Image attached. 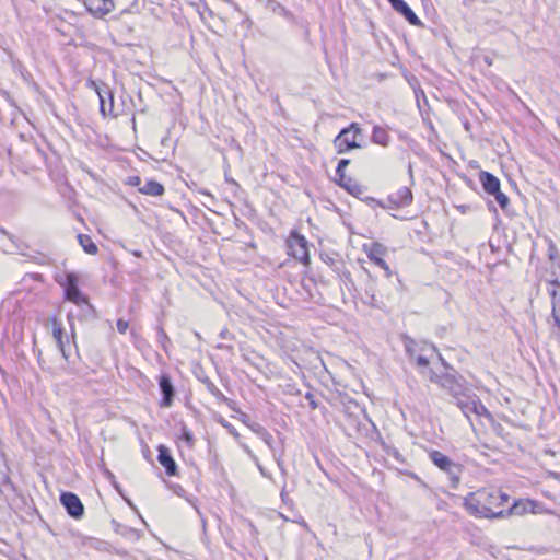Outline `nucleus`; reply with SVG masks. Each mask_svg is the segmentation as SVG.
<instances>
[{"instance_id":"obj_15","label":"nucleus","mask_w":560,"mask_h":560,"mask_svg":"<svg viewBox=\"0 0 560 560\" xmlns=\"http://www.w3.org/2000/svg\"><path fill=\"white\" fill-rule=\"evenodd\" d=\"M337 184L345 190H347L350 195L359 199H362V195H365L368 190L365 186H363L352 177L347 176L346 174L343 175V177H338Z\"/></svg>"},{"instance_id":"obj_45","label":"nucleus","mask_w":560,"mask_h":560,"mask_svg":"<svg viewBox=\"0 0 560 560\" xmlns=\"http://www.w3.org/2000/svg\"><path fill=\"white\" fill-rule=\"evenodd\" d=\"M226 334H228V330H222V331H221V337H222V338H225V335H226Z\"/></svg>"},{"instance_id":"obj_39","label":"nucleus","mask_w":560,"mask_h":560,"mask_svg":"<svg viewBox=\"0 0 560 560\" xmlns=\"http://www.w3.org/2000/svg\"><path fill=\"white\" fill-rule=\"evenodd\" d=\"M0 232H1L3 235H5L10 241H12V242L14 241V236H13L11 233H9V232H8L4 228H2L1 225H0Z\"/></svg>"},{"instance_id":"obj_32","label":"nucleus","mask_w":560,"mask_h":560,"mask_svg":"<svg viewBox=\"0 0 560 560\" xmlns=\"http://www.w3.org/2000/svg\"><path fill=\"white\" fill-rule=\"evenodd\" d=\"M374 282L371 281L369 284H368V288L365 289V294L366 296H369L371 299L370 301V304L375 306L377 303H378V300L376 298V294H375V288H374Z\"/></svg>"},{"instance_id":"obj_43","label":"nucleus","mask_w":560,"mask_h":560,"mask_svg":"<svg viewBox=\"0 0 560 560\" xmlns=\"http://www.w3.org/2000/svg\"><path fill=\"white\" fill-rule=\"evenodd\" d=\"M258 468H259L260 472H261L264 476H266V472H265L264 467H262V466H260V465H258Z\"/></svg>"},{"instance_id":"obj_31","label":"nucleus","mask_w":560,"mask_h":560,"mask_svg":"<svg viewBox=\"0 0 560 560\" xmlns=\"http://www.w3.org/2000/svg\"><path fill=\"white\" fill-rule=\"evenodd\" d=\"M179 439L185 441L188 447L194 446V434L186 425H183Z\"/></svg>"},{"instance_id":"obj_37","label":"nucleus","mask_w":560,"mask_h":560,"mask_svg":"<svg viewBox=\"0 0 560 560\" xmlns=\"http://www.w3.org/2000/svg\"><path fill=\"white\" fill-rule=\"evenodd\" d=\"M415 360H416V363L419 366H421V368H428L429 366V359L427 357H424V355L419 354V355H417L415 358Z\"/></svg>"},{"instance_id":"obj_35","label":"nucleus","mask_w":560,"mask_h":560,"mask_svg":"<svg viewBox=\"0 0 560 560\" xmlns=\"http://www.w3.org/2000/svg\"><path fill=\"white\" fill-rule=\"evenodd\" d=\"M305 399L308 401L310 408H311L312 410L317 409L318 404H317V400H316L315 395H314L313 393L307 392V393L305 394Z\"/></svg>"},{"instance_id":"obj_16","label":"nucleus","mask_w":560,"mask_h":560,"mask_svg":"<svg viewBox=\"0 0 560 560\" xmlns=\"http://www.w3.org/2000/svg\"><path fill=\"white\" fill-rule=\"evenodd\" d=\"M393 9L401 14L411 25L421 26L422 22L404 0H388Z\"/></svg>"},{"instance_id":"obj_8","label":"nucleus","mask_w":560,"mask_h":560,"mask_svg":"<svg viewBox=\"0 0 560 560\" xmlns=\"http://www.w3.org/2000/svg\"><path fill=\"white\" fill-rule=\"evenodd\" d=\"M60 502L71 517L75 520L83 517L84 505L75 493L69 491L62 492L60 494Z\"/></svg>"},{"instance_id":"obj_4","label":"nucleus","mask_w":560,"mask_h":560,"mask_svg":"<svg viewBox=\"0 0 560 560\" xmlns=\"http://www.w3.org/2000/svg\"><path fill=\"white\" fill-rule=\"evenodd\" d=\"M429 458L439 469L448 476L451 487L456 489L460 482L462 465L455 463L448 456L436 450L429 452Z\"/></svg>"},{"instance_id":"obj_11","label":"nucleus","mask_w":560,"mask_h":560,"mask_svg":"<svg viewBox=\"0 0 560 560\" xmlns=\"http://www.w3.org/2000/svg\"><path fill=\"white\" fill-rule=\"evenodd\" d=\"M413 199L412 192L408 187H401L396 192L388 196V208L399 209L411 205Z\"/></svg>"},{"instance_id":"obj_17","label":"nucleus","mask_w":560,"mask_h":560,"mask_svg":"<svg viewBox=\"0 0 560 560\" xmlns=\"http://www.w3.org/2000/svg\"><path fill=\"white\" fill-rule=\"evenodd\" d=\"M538 508V503L530 499L518 500L515 501L508 511H505L506 515H524L526 513H536Z\"/></svg>"},{"instance_id":"obj_14","label":"nucleus","mask_w":560,"mask_h":560,"mask_svg":"<svg viewBox=\"0 0 560 560\" xmlns=\"http://www.w3.org/2000/svg\"><path fill=\"white\" fill-rule=\"evenodd\" d=\"M386 253V247L381 243H373L371 245L370 250L368 252V257L371 261H373L376 266L382 268L385 271L387 278L392 277V270L388 264L382 258V256Z\"/></svg>"},{"instance_id":"obj_34","label":"nucleus","mask_w":560,"mask_h":560,"mask_svg":"<svg viewBox=\"0 0 560 560\" xmlns=\"http://www.w3.org/2000/svg\"><path fill=\"white\" fill-rule=\"evenodd\" d=\"M361 200H363L369 206H378V207H382V208H386V206L382 201L376 200L373 197H368V196L362 195V199Z\"/></svg>"},{"instance_id":"obj_22","label":"nucleus","mask_w":560,"mask_h":560,"mask_svg":"<svg viewBox=\"0 0 560 560\" xmlns=\"http://www.w3.org/2000/svg\"><path fill=\"white\" fill-rule=\"evenodd\" d=\"M164 186L155 180H147V183L139 187V191L149 196H162L164 194Z\"/></svg>"},{"instance_id":"obj_29","label":"nucleus","mask_w":560,"mask_h":560,"mask_svg":"<svg viewBox=\"0 0 560 560\" xmlns=\"http://www.w3.org/2000/svg\"><path fill=\"white\" fill-rule=\"evenodd\" d=\"M156 338H158V342L162 346V348L164 350H166L167 345L171 343V340L162 326H159L156 329Z\"/></svg>"},{"instance_id":"obj_3","label":"nucleus","mask_w":560,"mask_h":560,"mask_svg":"<svg viewBox=\"0 0 560 560\" xmlns=\"http://www.w3.org/2000/svg\"><path fill=\"white\" fill-rule=\"evenodd\" d=\"M428 376L430 382L438 384L452 396L458 408H460V402H464L474 390L471 385L455 370L439 375L432 369H428Z\"/></svg>"},{"instance_id":"obj_7","label":"nucleus","mask_w":560,"mask_h":560,"mask_svg":"<svg viewBox=\"0 0 560 560\" xmlns=\"http://www.w3.org/2000/svg\"><path fill=\"white\" fill-rule=\"evenodd\" d=\"M459 409L470 423L471 413H476L477 416H483L486 418L492 417L491 412L486 408V406L482 404V401L474 390L464 402H460Z\"/></svg>"},{"instance_id":"obj_30","label":"nucleus","mask_w":560,"mask_h":560,"mask_svg":"<svg viewBox=\"0 0 560 560\" xmlns=\"http://www.w3.org/2000/svg\"><path fill=\"white\" fill-rule=\"evenodd\" d=\"M202 382H203V384L206 385L208 392L211 395H213L214 397H217L219 399H223L224 398V396L221 393V390L208 377H206Z\"/></svg>"},{"instance_id":"obj_27","label":"nucleus","mask_w":560,"mask_h":560,"mask_svg":"<svg viewBox=\"0 0 560 560\" xmlns=\"http://www.w3.org/2000/svg\"><path fill=\"white\" fill-rule=\"evenodd\" d=\"M383 450L387 456L395 458L398 463H405L402 454L394 445L383 443Z\"/></svg>"},{"instance_id":"obj_5","label":"nucleus","mask_w":560,"mask_h":560,"mask_svg":"<svg viewBox=\"0 0 560 560\" xmlns=\"http://www.w3.org/2000/svg\"><path fill=\"white\" fill-rule=\"evenodd\" d=\"M362 135L359 124L351 122L348 127L340 130L334 139V147L339 154L349 152L352 149L361 148L358 137Z\"/></svg>"},{"instance_id":"obj_13","label":"nucleus","mask_w":560,"mask_h":560,"mask_svg":"<svg viewBox=\"0 0 560 560\" xmlns=\"http://www.w3.org/2000/svg\"><path fill=\"white\" fill-rule=\"evenodd\" d=\"M83 4L96 18L104 16L115 9L113 0H84Z\"/></svg>"},{"instance_id":"obj_44","label":"nucleus","mask_w":560,"mask_h":560,"mask_svg":"<svg viewBox=\"0 0 560 560\" xmlns=\"http://www.w3.org/2000/svg\"><path fill=\"white\" fill-rule=\"evenodd\" d=\"M133 255L137 256V257H141L142 253L141 252H135Z\"/></svg>"},{"instance_id":"obj_9","label":"nucleus","mask_w":560,"mask_h":560,"mask_svg":"<svg viewBox=\"0 0 560 560\" xmlns=\"http://www.w3.org/2000/svg\"><path fill=\"white\" fill-rule=\"evenodd\" d=\"M289 247L294 258L299 259L305 265L310 262L307 241L304 236L293 233L289 240Z\"/></svg>"},{"instance_id":"obj_19","label":"nucleus","mask_w":560,"mask_h":560,"mask_svg":"<svg viewBox=\"0 0 560 560\" xmlns=\"http://www.w3.org/2000/svg\"><path fill=\"white\" fill-rule=\"evenodd\" d=\"M92 84L95 86L96 93L100 97V110L101 113L106 116L113 114L114 108V98L113 94L108 89L104 90L97 86L95 82H92Z\"/></svg>"},{"instance_id":"obj_25","label":"nucleus","mask_w":560,"mask_h":560,"mask_svg":"<svg viewBox=\"0 0 560 560\" xmlns=\"http://www.w3.org/2000/svg\"><path fill=\"white\" fill-rule=\"evenodd\" d=\"M55 323V326H54V330H52V336L62 353V357L67 360L68 359V354L65 350V345H63V335H65V330L61 326H57L56 325V319L54 320Z\"/></svg>"},{"instance_id":"obj_33","label":"nucleus","mask_w":560,"mask_h":560,"mask_svg":"<svg viewBox=\"0 0 560 560\" xmlns=\"http://www.w3.org/2000/svg\"><path fill=\"white\" fill-rule=\"evenodd\" d=\"M350 164V160L349 159H341L339 162H338V165H337V168H336V175L338 177H343L345 175V168Z\"/></svg>"},{"instance_id":"obj_2","label":"nucleus","mask_w":560,"mask_h":560,"mask_svg":"<svg viewBox=\"0 0 560 560\" xmlns=\"http://www.w3.org/2000/svg\"><path fill=\"white\" fill-rule=\"evenodd\" d=\"M330 404L342 413L341 428L348 436L360 432L363 410L360 405L347 394H337L330 398Z\"/></svg>"},{"instance_id":"obj_1","label":"nucleus","mask_w":560,"mask_h":560,"mask_svg":"<svg viewBox=\"0 0 560 560\" xmlns=\"http://www.w3.org/2000/svg\"><path fill=\"white\" fill-rule=\"evenodd\" d=\"M509 498L499 489L483 488L468 493L463 505L475 517L500 518L505 517V510L499 508L505 504Z\"/></svg>"},{"instance_id":"obj_21","label":"nucleus","mask_w":560,"mask_h":560,"mask_svg":"<svg viewBox=\"0 0 560 560\" xmlns=\"http://www.w3.org/2000/svg\"><path fill=\"white\" fill-rule=\"evenodd\" d=\"M371 140L373 143L386 148L389 145L390 137L383 127L375 126L372 131Z\"/></svg>"},{"instance_id":"obj_6","label":"nucleus","mask_w":560,"mask_h":560,"mask_svg":"<svg viewBox=\"0 0 560 560\" xmlns=\"http://www.w3.org/2000/svg\"><path fill=\"white\" fill-rule=\"evenodd\" d=\"M79 278L74 273H67L62 287L65 290V296L68 301L75 303L78 306H84L89 313H93V307L89 303L88 298L79 289Z\"/></svg>"},{"instance_id":"obj_48","label":"nucleus","mask_w":560,"mask_h":560,"mask_svg":"<svg viewBox=\"0 0 560 560\" xmlns=\"http://www.w3.org/2000/svg\"><path fill=\"white\" fill-rule=\"evenodd\" d=\"M551 283H552V284H556V285H559V284H560L558 280H555V281H552Z\"/></svg>"},{"instance_id":"obj_10","label":"nucleus","mask_w":560,"mask_h":560,"mask_svg":"<svg viewBox=\"0 0 560 560\" xmlns=\"http://www.w3.org/2000/svg\"><path fill=\"white\" fill-rule=\"evenodd\" d=\"M159 388L162 395V399L160 401V407L168 408L174 402V397L176 394L175 387L172 383L171 376L166 373H163L159 377Z\"/></svg>"},{"instance_id":"obj_20","label":"nucleus","mask_w":560,"mask_h":560,"mask_svg":"<svg viewBox=\"0 0 560 560\" xmlns=\"http://www.w3.org/2000/svg\"><path fill=\"white\" fill-rule=\"evenodd\" d=\"M479 182L483 188V190L488 195H493L494 192H499L501 189L500 179L487 171H481L479 173Z\"/></svg>"},{"instance_id":"obj_47","label":"nucleus","mask_w":560,"mask_h":560,"mask_svg":"<svg viewBox=\"0 0 560 560\" xmlns=\"http://www.w3.org/2000/svg\"><path fill=\"white\" fill-rule=\"evenodd\" d=\"M407 352H409L410 358H412V357H413V353L410 351V349H409L408 347H407Z\"/></svg>"},{"instance_id":"obj_18","label":"nucleus","mask_w":560,"mask_h":560,"mask_svg":"<svg viewBox=\"0 0 560 560\" xmlns=\"http://www.w3.org/2000/svg\"><path fill=\"white\" fill-rule=\"evenodd\" d=\"M158 454L159 463L165 468V472L167 476L177 475V465L174 458L172 457L168 448L164 445H160Z\"/></svg>"},{"instance_id":"obj_50","label":"nucleus","mask_w":560,"mask_h":560,"mask_svg":"<svg viewBox=\"0 0 560 560\" xmlns=\"http://www.w3.org/2000/svg\"><path fill=\"white\" fill-rule=\"evenodd\" d=\"M464 1V4L467 5L468 4V0H463Z\"/></svg>"},{"instance_id":"obj_38","label":"nucleus","mask_w":560,"mask_h":560,"mask_svg":"<svg viewBox=\"0 0 560 560\" xmlns=\"http://www.w3.org/2000/svg\"><path fill=\"white\" fill-rule=\"evenodd\" d=\"M128 184L130 186H140L141 184V178L139 176H130L128 178Z\"/></svg>"},{"instance_id":"obj_24","label":"nucleus","mask_w":560,"mask_h":560,"mask_svg":"<svg viewBox=\"0 0 560 560\" xmlns=\"http://www.w3.org/2000/svg\"><path fill=\"white\" fill-rule=\"evenodd\" d=\"M78 240L83 250L90 255H95L97 253V246L92 241V238L86 234H79Z\"/></svg>"},{"instance_id":"obj_28","label":"nucleus","mask_w":560,"mask_h":560,"mask_svg":"<svg viewBox=\"0 0 560 560\" xmlns=\"http://www.w3.org/2000/svg\"><path fill=\"white\" fill-rule=\"evenodd\" d=\"M497 202L499 203L500 208L503 210V211H508V208H509V205H510V199L509 197L501 191V189L499 190V192H494L492 195Z\"/></svg>"},{"instance_id":"obj_12","label":"nucleus","mask_w":560,"mask_h":560,"mask_svg":"<svg viewBox=\"0 0 560 560\" xmlns=\"http://www.w3.org/2000/svg\"><path fill=\"white\" fill-rule=\"evenodd\" d=\"M250 430L257 434L258 438H260L268 447L272 451L273 456L276 458V462L281 470L282 474H285V468L283 465V462L281 459V454L277 455V452L272 445V435L267 431L265 427H262L259 423H253L249 425Z\"/></svg>"},{"instance_id":"obj_40","label":"nucleus","mask_w":560,"mask_h":560,"mask_svg":"<svg viewBox=\"0 0 560 560\" xmlns=\"http://www.w3.org/2000/svg\"><path fill=\"white\" fill-rule=\"evenodd\" d=\"M547 476L550 477V478H553L558 481H560V472H556V471H548L547 472Z\"/></svg>"},{"instance_id":"obj_26","label":"nucleus","mask_w":560,"mask_h":560,"mask_svg":"<svg viewBox=\"0 0 560 560\" xmlns=\"http://www.w3.org/2000/svg\"><path fill=\"white\" fill-rule=\"evenodd\" d=\"M552 298V312L551 316L555 320L556 326L560 329V298L557 300V291L553 289L550 291Z\"/></svg>"},{"instance_id":"obj_49","label":"nucleus","mask_w":560,"mask_h":560,"mask_svg":"<svg viewBox=\"0 0 560 560\" xmlns=\"http://www.w3.org/2000/svg\"><path fill=\"white\" fill-rule=\"evenodd\" d=\"M5 482L10 483L9 477H5Z\"/></svg>"},{"instance_id":"obj_36","label":"nucleus","mask_w":560,"mask_h":560,"mask_svg":"<svg viewBox=\"0 0 560 560\" xmlns=\"http://www.w3.org/2000/svg\"><path fill=\"white\" fill-rule=\"evenodd\" d=\"M117 330L120 332V334H125L129 327V323L122 318H119L117 320Z\"/></svg>"},{"instance_id":"obj_42","label":"nucleus","mask_w":560,"mask_h":560,"mask_svg":"<svg viewBox=\"0 0 560 560\" xmlns=\"http://www.w3.org/2000/svg\"><path fill=\"white\" fill-rule=\"evenodd\" d=\"M485 62L488 65V66H492V60L490 57H485Z\"/></svg>"},{"instance_id":"obj_46","label":"nucleus","mask_w":560,"mask_h":560,"mask_svg":"<svg viewBox=\"0 0 560 560\" xmlns=\"http://www.w3.org/2000/svg\"><path fill=\"white\" fill-rule=\"evenodd\" d=\"M409 174H410V177L412 178V166H411V164H409Z\"/></svg>"},{"instance_id":"obj_23","label":"nucleus","mask_w":560,"mask_h":560,"mask_svg":"<svg viewBox=\"0 0 560 560\" xmlns=\"http://www.w3.org/2000/svg\"><path fill=\"white\" fill-rule=\"evenodd\" d=\"M258 2L268 11L279 16H289L288 10L277 0H258Z\"/></svg>"},{"instance_id":"obj_41","label":"nucleus","mask_w":560,"mask_h":560,"mask_svg":"<svg viewBox=\"0 0 560 560\" xmlns=\"http://www.w3.org/2000/svg\"><path fill=\"white\" fill-rule=\"evenodd\" d=\"M281 499H282V501H283V502H285V501H287V493H285L284 488H283V489H282V491H281Z\"/></svg>"}]
</instances>
